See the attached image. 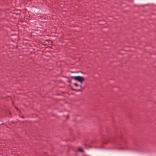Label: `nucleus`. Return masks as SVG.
Instances as JSON below:
<instances>
[{
	"instance_id": "obj_5",
	"label": "nucleus",
	"mask_w": 156,
	"mask_h": 156,
	"mask_svg": "<svg viewBox=\"0 0 156 156\" xmlns=\"http://www.w3.org/2000/svg\"><path fill=\"white\" fill-rule=\"evenodd\" d=\"M80 87H81V88L82 87V86H80Z\"/></svg>"
},
{
	"instance_id": "obj_1",
	"label": "nucleus",
	"mask_w": 156,
	"mask_h": 156,
	"mask_svg": "<svg viewBox=\"0 0 156 156\" xmlns=\"http://www.w3.org/2000/svg\"><path fill=\"white\" fill-rule=\"evenodd\" d=\"M71 78L81 83H82L84 80V78L83 77L80 76H72L71 77Z\"/></svg>"
},
{
	"instance_id": "obj_2",
	"label": "nucleus",
	"mask_w": 156,
	"mask_h": 156,
	"mask_svg": "<svg viewBox=\"0 0 156 156\" xmlns=\"http://www.w3.org/2000/svg\"><path fill=\"white\" fill-rule=\"evenodd\" d=\"M78 151L79 152H83V149L81 147H79L78 149Z\"/></svg>"
},
{
	"instance_id": "obj_3",
	"label": "nucleus",
	"mask_w": 156,
	"mask_h": 156,
	"mask_svg": "<svg viewBox=\"0 0 156 156\" xmlns=\"http://www.w3.org/2000/svg\"><path fill=\"white\" fill-rule=\"evenodd\" d=\"M75 90L76 91H81V90H80V89H78V90Z\"/></svg>"
},
{
	"instance_id": "obj_4",
	"label": "nucleus",
	"mask_w": 156,
	"mask_h": 156,
	"mask_svg": "<svg viewBox=\"0 0 156 156\" xmlns=\"http://www.w3.org/2000/svg\"><path fill=\"white\" fill-rule=\"evenodd\" d=\"M74 85L75 86H76V87H77V86H78V85H77V84H76V83H74Z\"/></svg>"
}]
</instances>
